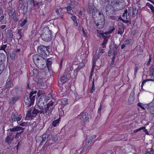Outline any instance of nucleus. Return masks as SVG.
I'll use <instances>...</instances> for the list:
<instances>
[{"label": "nucleus", "mask_w": 154, "mask_h": 154, "mask_svg": "<svg viewBox=\"0 0 154 154\" xmlns=\"http://www.w3.org/2000/svg\"><path fill=\"white\" fill-rule=\"evenodd\" d=\"M94 78H93V81L92 82V86H91V89H90V92L91 93V94H92L94 91L95 90V86H94Z\"/></svg>", "instance_id": "obj_30"}, {"label": "nucleus", "mask_w": 154, "mask_h": 154, "mask_svg": "<svg viewBox=\"0 0 154 154\" xmlns=\"http://www.w3.org/2000/svg\"><path fill=\"white\" fill-rule=\"evenodd\" d=\"M26 22L27 20H23V21L21 22V23H19V24L21 26L23 27L24 26V25H25Z\"/></svg>", "instance_id": "obj_37"}, {"label": "nucleus", "mask_w": 154, "mask_h": 154, "mask_svg": "<svg viewBox=\"0 0 154 154\" xmlns=\"http://www.w3.org/2000/svg\"><path fill=\"white\" fill-rule=\"evenodd\" d=\"M150 9L151 10V12L154 14V6L152 5L150 6L149 7Z\"/></svg>", "instance_id": "obj_51"}, {"label": "nucleus", "mask_w": 154, "mask_h": 154, "mask_svg": "<svg viewBox=\"0 0 154 154\" xmlns=\"http://www.w3.org/2000/svg\"><path fill=\"white\" fill-rule=\"evenodd\" d=\"M113 7L110 6H106V14H110L113 12Z\"/></svg>", "instance_id": "obj_19"}, {"label": "nucleus", "mask_w": 154, "mask_h": 154, "mask_svg": "<svg viewBox=\"0 0 154 154\" xmlns=\"http://www.w3.org/2000/svg\"><path fill=\"white\" fill-rule=\"evenodd\" d=\"M131 39H127L125 41L126 44L127 45L130 44V43H131Z\"/></svg>", "instance_id": "obj_47"}, {"label": "nucleus", "mask_w": 154, "mask_h": 154, "mask_svg": "<svg viewBox=\"0 0 154 154\" xmlns=\"http://www.w3.org/2000/svg\"><path fill=\"white\" fill-rule=\"evenodd\" d=\"M68 99L66 98H63L60 100V101L63 105L65 106L68 104Z\"/></svg>", "instance_id": "obj_26"}, {"label": "nucleus", "mask_w": 154, "mask_h": 154, "mask_svg": "<svg viewBox=\"0 0 154 154\" xmlns=\"http://www.w3.org/2000/svg\"><path fill=\"white\" fill-rule=\"evenodd\" d=\"M25 128L21 127L20 126H17L14 127L13 128H10L9 130L11 132H16L21 131L20 132H17L14 138L15 139H17L19 137L18 136H20L24 131Z\"/></svg>", "instance_id": "obj_7"}, {"label": "nucleus", "mask_w": 154, "mask_h": 154, "mask_svg": "<svg viewBox=\"0 0 154 154\" xmlns=\"http://www.w3.org/2000/svg\"><path fill=\"white\" fill-rule=\"evenodd\" d=\"M55 11H56V12L57 14V15L58 16H60V14L59 10L57 9Z\"/></svg>", "instance_id": "obj_62"}, {"label": "nucleus", "mask_w": 154, "mask_h": 154, "mask_svg": "<svg viewBox=\"0 0 154 154\" xmlns=\"http://www.w3.org/2000/svg\"><path fill=\"white\" fill-rule=\"evenodd\" d=\"M112 44H110L109 46V50L108 52V56H110L111 55V54L112 53V51L113 50V48L112 47Z\"/></svg>", "instance_id": "obj_33"}, {"label": "nucleus", "mask_w": 154, "mask_h": 154, "mask_svg": "<svg viewBox=\"0 0 154 154\" xmlns=\"http://www.w3.org/2000/svg\"><path fill=\"white\" fill-rule=\"evenodd\" d=\"M4 18L5 17L4 16H1L0 17V22H2Z\"/></svg>", "instance_id": "obj_59"}, {"label": "nucleus", "mask_w": 154, "mask_h": 154, "mask_svg": "<svg viewBox=\"0 0 154 154\" xmlns=\"http://www.w3.org/2000/svg\"><path fill=\"white\" fill-rule=\"evenodd\" d=\"M145 128V127H140V128L139 129H137V130H134V133H137L138 131H141V130H143V129H144Z\"/></svg>", "instance_id": "obj_40"}, {"label": "nucleus", "mask_w": 154, "mask_h": 154, "mask_svg": "<svg viewBox=\"0 0 154 154\" xmlns=\"http://www.w3.org/2000/svg\"><path fill=\"white\" fill-rule=\"evenodd\" d=\"M42 141L40 143V145H43V143L45 142L46 140H48V138L47 134V132H46L45 134H43L42 136Z\"/></svg>", "instance_id": "obj_20"}, {"label": "nucleus", "mask_w": 154, "mask_h": 154, "mask_svg": "<svg viewBox=\"0 0 154 154\" xmlns=\"http://www.w3.org/2000/svg\"><path fill=\"white\" fill-rule=\"evenodd\" d=\"M109 37V36H107L106 37H104L103 42L102 43L101 45L103 46V48H106V45L108 41V39Z\"/></svg>", "instance_id": "obj_22"}, {"label": "nucleus", "mask_w": 154, "mask_h": 154, "mask_svg": "<svg viewBox=\"0 0 154 154\" xmlns=\"http://www.w3.org/2000/svg\"><path fill=\"white\" fill-rule=\"evenodd\" d=\"M82 31L83 33V35L85 36H86L87 35V33L85 32V30L83 28L82 29Z\"/></svg>", "instance_id": "obj_57"}, {"label": "nucleus", "mask_w": 154, "mask_h": 154, "mask_svg": "<svg viewBox=\"0 0 154 154\" xmlns=\"http://www.w3.org/2000/svg\"><path fill=\"white\" fill-rule=\"evenodd\" d=\"M20 10L23 11V13L25 14L27 11L28 10V5L26 4H23L21 5V6L19 7Z\"/></svg>", "instance_id": "obj_17"}, {"label": "nucleus", "mask_w": 154, "mask_h": 154, "mask_svg": "<svg viewBox=\"0 0 154 154\" xmlns=\"http://www.w3.org/2000/svg\"><path fill=\"white\" fill-rule=\"evenodd\" d=\"M11 79H10L7 82L6 84L5 85V88L7 89L13 87V84H11Z\"/></svg>", "instance_id": "obj_23"}, {"label": "nucleus", "mask_w": 154, "mask_h": 154, "mask_svg": "<svg viewBox=\"0 0 154 154\" xmlns=\"http://www.w3.org/2000/svg\"><path fill=\"white\" fill-rule=\"evenodd\" d=\"M14 138L8 135L5 138V142L9 145L10 144L14 139Z\"/></svg>", "instance_id": "obj_18"}, {"label": "nucleus", "mask_w": 154, "mask_h": 154, "mask_svg": "<svg viewBox=\"0 0 154 154\" xmlns=\"http://www.w3.org/2000/svg\"><path fill=\"white\" fill-rule=\"evenodd\" d=\"M119 31L118 33L122 35L123 34L124 31V28L123 26H119L118 28Z\"/></svg>", "instance_id": "obj_31"}, {"label": "nucleus", "mask_w": 154, "mask_h": 154, "mask_svg": "<svg viewBox=\"0 0 154 154\" xmlns=\"http://www.w3.org/2000/svg\"><path fill=\"white\" fill-rule=\"evenodd\" d=\"M149 81V80H148V79H147V80H143V82H142V84H141V88H143V85L145 83H146V82H147V81Z\"/></svg>", "instance_id": "obj_53"}, {"label": "nucleus", "mask_w": 154, "mask_h": 154, "mask_svg": "<svg viewBox=\"0 0 154 154\" xmlns=\"http://www.w3.org/2000/svg\"><path fill=\"white\" fill-rule=\"evenodd\" d=\"M71 19L74 21H76V17L74 16H73L71 17Z\"/></svg>", "instance_id": "obj_55"}, {"label": "nucleus", "mask_w": 154, "mask_h": 154, "mask_svg": "<svg viewBox=\"0 0 154 154\" xmlns=\"http://www.w3.org/2000/svg\"><path fill=\"white\" fill-rule=\"evenodd\" d=\"M121 20H122V21L125 23H129V21L128 20H125L122 19H121Z\"/></svg>", "instance_id": "obj_58"}, {"label": "nucleus", "mask_w": 154, "mask_h": 154, "mask_svg": "<svg viewBox=\"0 0 154 154\" xmlns=\"http://www.w3.org/2000/svg\"><path fill=\"white\" fill-rule=\"evenodd\" d=\"M91 140H90L89 139L88 140V141L86 143L85 147V149L86 150L88 148L89 145L90 144V141Z\"/></svg>", "instance_id": "obj_42"}, {"label": "nucleus", "mask_w": 154, "mask_h": 154, "mask_svg": "<svg viewBox=\"0 0 154 154\" xmlns=\"http://www.w3.org/2000/svg\"><path fill=\"white\" fill-rule=\"evenodd\" d=\"M37 85L39 86H42L44 85L43 81L41 79H38L37 82Z\"/></svg>", "instance_id": "obj_27"}, {"label": "nucleus", "mask_w": 154, "mask_h": 154, "mask_svg": "<svg viewBox=\"0 0 154 154\" xmlns=\"http://www.w3.org/2000/svg\"><path fill=\"white\" fill-rule=\"evenodd\" d=\"M131 15V13H128L127 14H126V17L127 19H128L130 18Z\"/></svg>", "instance_id": "obj_48"}, {"label": "nucleus", "mask_w": 154, "mask_h": 154, "mask_svg": "<svg viewBox=\"0 0 154 154\" xmlns=\"http://www.w3.org/2000/svg\"><path fill=\"white\" fill-rule=\"evenodd\" d=\"M99 11L98 10L95 11V9L93 7L91 6H89L87 9L88 12L90 14L92 13V15H94L95 14L98 13Z\"/></svg>", "instance_id": "obj_15"}, {"label": "nucleus", "mask_w": 154, "mask_h": 154, "mask_svg": "<svg viewBox=\"0 0 154 154\" xmlns=\"http://www.w3.org/2000/svg\"><path fill=\"white\" fill-rule=\"evenodd\" d=\"M43 32L41 35L42 39L44 41L48 42L51 39V30L48 28H46L43 30Z\"/></svg>", "instance_id": "obj_6"}, {"label": "nucleus", "mask_w": 154, "mask_h": 154, "mask_svg": "<svg viewBox=\"0 0 154 154\" xmlns=\"http://www.w3.org/2000/svg\"><path fill=\"white\" fill-rule=\"evenodd\" d=\"M27 125V122H23L19 124V125L21 126H26Z\"/></svg>", "instance_id": "obj_52"}, {"label": "nucleus", "mask_w": 154, "mask_h": 154, "mask_svg": "<svg viewBox=\"0 0 154 154\" xmlns=\"http://www.w3.org/2000/svg\"><path fill=\"white\" fill-rule=\"evenodd\" d=\"M127 9H126V10L122 14V17H124L125 16V15L126 16V14H127Z\"/></svg>", "instance_id": "obj_60"}, {"label": "nucleus", "mask_w": 154, "mask_h": 154, "mask_svg": "<svg viewBox=\"0 0 154 154\" xmlns=\"http://www.w3.org/2000/svg\"><path fill=\"white\" fill-rule=\"evenodd\" d=\"M137 105L143 109H145V108H146V105L141 103H138Z\"/></svg>", "instance_id": "obj_35"}, {"label": "nucleus", "mask_w": 154, "mask_h": 154, "mask_svg": "<svg viewBox=\"0 0 154 154\" xmlns=\"http://www.w3.org/2000/svg\"><path fill=\"white\" fill-rule=\"evenodd\" d=\"M59 119L54 120L52 122V125L54 127H56L59 124Z\"/></svg>", "instance_id": "obj_32"}, {"label": "nucleus", "mask_w": 154, "mask_h": 154, "mask_svg": "<svg viewBox=\"0 0 154 154\" xmlns=\"http://www.w3.org/2000/svg\"><path fill=\"white\" fill-rule=\"evenodd\" d=\"M18 98L16 97H13L10 100L9 103L11 104H14L17 100Z\"/></svg>", "instance_id": "obj_28"}, {"label": "nucleus", "mask_w": 154, "mask_h": 154, "mask_svg": "<svg viewBox=\"0 0 154 154\" xmlns=\"http://www.w3.org/2000/svg\"><path fill=\"white\" fill-rule=\"evenodd\" d=\"M115 29V28L114 26H112L111 27V29L108 32H105L104 33H99L98 36L100 38L103 37L104 38V37H106L107 36H105L104 35H107L108 34H110L112 33Z\"/></svg>", "instance_id": "obj_13"}, {"label": "nucleus", "mask_w": 154, "mask_h": 154, "mask_svg": "<svg viewBox=\"0 0 154 154\" xmlns=\"http://www.w3.org/2000/svg\"><path fill=\"white\" fill-rule=\"evenodd\" d=\"M112 44V47L114 48L115 50H117V48H118V46L114 42H112L111 44Z\"/></svg>", "instance_id": "obj_38"}, {"label": "nucleus", "mask_w": 154, "mask_h": 154, "mask_svg": "<svg viewBox=\"0 0 154 154\" xmlns=\"http://www.w3.org/2000/svg\"><path fill=\"white\" fill-rule=\"evenodd\" d=\"M95 66H92L90 74V78H91L92 76L93 75V72H94V68L95 67Z\"/></svg>", "instance_id": "obj_43"}, {"label": "nucleus", "mask_w": 154, "mask_h": 154, "mask_svg": "<svg viewBox=\"0 0 154 154\" xmlns=\"http://www.w3.org/2000/svg\"><path fill=\"white\" fill-rule=\"evenodd\" d=\"M51 140H52L53 141H54V142H55L56 141V140H57V137L56 135H55L54 134Z\"/></svg>", "instance_id": "obj_44"}, {"label": "nucleus", "mask_w": 154, "mask_h": 154, "mask_svg": "<svg viewBox=\"0 0 154 154\" xmlns=\"http://www.w3.org/2000/svg\"><path fill=\"white\" fill-rule=\"evenodd\" d=\"M98 14V19L95 21L94 23L98 28L102 29L103 28L105 23V17L101 11H99Z\"/></svg>", "instance_id": "obj_4"}, {"label": "nucleus", "mask_w": 154, "mask_h": 154, "mask_svg": "<svg viewBox=\"0 0 154 154\" xmlns=\"http://www.w3.org/2000/svg\"><path fill=\"white\" fill-rule=\"evenodd\" d=\"M99 54H100L98 53L97 54L94 55L92 66H95L96 61L99 58L100 56Z\"/></svg>", "instance_id": "obj_21"}, {"label": "nucleus", "mask_w": 154, "mask_h": 154, "mask_svg": "<svg viewBox=\"0 0 154 154\" xmlns=\"http://www.w3.org/2000/svg\"><path fill=\"white\" fill-rule=\"evenodd\" d=\"M9 133V134L8 135L9 136L12 137L14 138L15 137L14 133V132H11Z\"/></svg>", "instance_id": "obj_50"}, {"label": "nucleus", "mask_w": 154, "mask_h": 154, "mask_svg": "<svg viewBox=\"0 0 154 154\" xmlns=\"http://www.w3.org/2000/svg\"><path fill=\"white\" fill-rule=\"evenodd\" d=\"M149 75L151 79H148V80L150 81H154V66H152L149 69Z\"/></svg>", "instance_id": "obj_12"}, {"label": "nucleus", "mask_w": 154, "mask_h": 154, "mask_svg": "<svg viewBox=\"0 0 154 154\" xmlns=\"http://www.w3.org/2000/svg\"><path fill=\"white\" fill-rule=\"evenodd\" d=\"M65 8H66L67 11H70L72 10V7L70 6H68L66 7Z\"/></svg>", "instance_id": "obj_56"}, {"label": "nucleus", "mask_w": 154, "mask_h": 154, "mask_svg": "<svg viewBox=\"0 0 154 154\" xmlns=\"http://www.w3.org/2000/svg\"><path fill=\"white\" fill-rule=\"evenodd\" d=\"M143 130H144V131L145 133L146 134H149L148 131L147 130V129H146L145 128V129H143Z\"/></svg>", "instance_id": "obj_63"}, {"label": "nucleus", "mask_w": 154, "mask_h": 154, "mask_svg": "<svg viewBox=\"0 0 154 154\" xmlns=\"http://www.w3.org/2000/svg\"><path fill=\"white\" fill-rule=\"evenodd\" d=\"M54 102L52 101H50L47 104H45V102L43 103L39 102L37 106L38 109L41 110L40 111L41 113L50 116L52 115V112L54 108Z\"/></svg>", "instance_id": "obj_1"}, {"label": "nucleus", "mask_w": 154, "mask_h": 154, "mask_svg": "<svg viewBox=\"0 0 154 154\" xmlns=\"http://www.w3.org/2000/svg\"><path fill=\"white\" fill-rule=\"evenodd\" d=\"M35 64L40 69H43L46 67V60L39 54H34L32 57Z\"/></svg>", "instance_id": "obj_2"}, {"label": "nucleus", "mask_w": 154, "mask_h": 154, "mask_svg": "<svg viewBox=\"0 0 154 154\" xmlns=\"http://www.w3.org/2000/svg\"><path fill=\"white\" fill-rule=\"evenodd\" d=\"M78 117L82 120L85 124H88L89 122L88 114L87 112H82L78 116Z\"/></svg>", "instance_id": "obj_9"}, {"label": "nucleus", "mask_w": 154, "mask_h": 154, "mask_svg": "<svg viewBox=\"0 0 154 154\" xmlns=\"http://www.w3.org/2000/svg\"><path fill=\"white\" fill-rule=\"evenodd\" d=\"M138 66H137L135 68V71H134V74L135 75L137 73V72L138 71Z\"/></svg>", "instance_id": "obj_61"}, {"label": "nucleus", "mask_w": 154, "mask_h": 154, "mask_svg": "<svg viewBox=\"0 0 154 154\" xmlns=\"http://www.w3.org/2000/svg\"><path fill=\"white\" fill-rule=\"evenodd\" d=\"M50 48V46H45L43 45H41L37 48L38 53L44 56H48L49 55Z\"/></svg>", "instance_id": "obj_5"}, {"label": "nucleus", "mask_w": 154, "mask_h": 154, "mask_svg": "<svg viewBox=\"0 0 154 154\" xmlns=\"http://www.w3.org/2000/svg\"><path fill=\"white\" fill-rule=\"evenodd\" d=\"M40 2H38L37 1H34L33 4V6H37L38 7L39 6Z\"/></svg>", "instance_id": "obj_45"}, {"label": "nucleus", "mask_w": 154, "mask_h": 154, "mask_svg": "<svg viewBox=\"0 0 154 154\" xmlns=\"http://www.w3.org/2000/svg\"><path fill=\"white\" fill-rule=\"evenodd\" d=\"M81 68V66L80 65L76 69H75V70H76L77 71H78Z\"/></svg>", "instance_id": "obj_64"}, {"label": "nucleus", "mask_w": 154, "mask_h": 154, "mask_svg": "<svg viewBox=\"0 0 154 154\" xmlns=\"http://www.w3.org/2000/svg\"><path fill=\"white\" fill-rule=\"evenodd\" d=\"M7 47V45H3L1 47V50H3L5 51V49Z\"/></svg>", "instance_id": "obj_46"}, {"label": "nucleus", "mask_w": 154, "mask_h": 154, "mask_svg": "<svg viewBox=\"0 0 154 154\" xmlns=\"http://www.w3.org/2000/svg\"><path fill=\"white\" fill-rule=\"evenodd\" d=\"M117 5V7L119 6V8H117V9L118 10H120L122 9L124 7L125 5V3L124 1L122 0L119 2L116 6Z\"/></svg>", "instance_id": "obj_16"}, {"label": "nucleus", "mask_w": 154, "mask_h": 154, "mask_svg": "<svg viewBox=\"0 0 154 154\" xmlns=\"http://www.w3.org/2000/svg\"><path fill=\"white\" fill-rule=\"evenodd\" d=\"M67 75L64 73L63 75L61 77V82L62 83H64L66 82L67 79Z\"/></svg>", "instance_id": "obj_25"}, {"label": "nucleus", "mask_w": 154, "mask_h": 154, "mask_svg": "<svg viewBox=\"0 0 154 154\" xmlns=\"http://www.w3.org/2000/svg\"><path fill=\"white\" fill-rule=\"evenodd\" d=\"M134 93L133 94H131L128 99V103L129 104H131L133 103L134 100Z\"/></svg>", "instance_id": "obj_24"}, {"label": "nucleus", "mask_w": 154, "mask_h": 154, "mask_svg": "<svg viewBox=\"0 0 154 154\" xmlns=\"http://www.w3.org/2000/svg\"><path fill=\"white\" fill-rule=\"evenodd\" d=\"M36 93L37 91H32L30 92L29 96L25 97L24 102L26 105H29L27 107H29L34 104Z\"/></svg>", "instance_id": "obj_3"}, {"label": "nucleus", "mask_w": 154, "mask_h": 154, "mask_svg": "<svg viewBox=\"0 0 154 154\" xmlns=\"http://www.w3.org/2000/svg\"><path fill=\"white\" fill-rule=\"evenodd\" d=\"M41 109H37L34 107H32L31 109L27 110V113L26 116L28 117H31L32 116H35L38 113H41L40 111Z\"/></svg>", "instance_id": "obj_8"}, {"label": "nucleus", "mask_w": 154, "mask_h": 154, "mask_svg": "<svg viewBox=\"0 0 154 154\" xmlns=\"http://www.w3.org/2000/svg\"><path fill=\"white\" fill-rule=\"evenodd\" d=\"M13 34L12 31L11 29L7 30L6 33V38L7 40L9 42H11Z\"/></svg>", "instance_id": "obj_11"}, {"label": "nucleus", "mask_w": 154, "mask_h": 154, "mask_svg": "<svg viewBox=\"0 0 154 154\" xmlns=\"http://www.w3.org/2000/svg\"><path fill=\"white\" fill-rule=\"evenodd\" d=\"M51 59L49 58L47 60V61L46 60L45 63L47 66L48 68L49 69L50 66H51L52 64V62L51 60Z\"/></svg>", "instance_id": "obj_29"}, {"label": "nucleus", "mask_w": 154, "mask_h": 154, "mask_svg": "<svg viewBox=\"0 0 154 154\" xmlns=\"http://www.w3.org/2000/svg\"><path fill=\"white\" fill-rule=\"evenodd\" d=\"M96 137V135H93L89 137V139L90 140H93Z\"/></svg>", "instance_id": "obj_49"}, {"label": "nucleus", "mask_w": 154, "mask_h": 154, "mask_svg": "<svg viewBox=\"0 0 154 154\" xmlns=\"http://www.w3.org/2000/svg\"><path fill=\"white\" fill-rule=\"evenodd\" d=\"M138 10L136 8H133V15L134 17H135L137 13Z\"/></svg>", "instance_id": "obj_36"}, {"label": "nucleus", "mask_w": 154, "mask_h": 154, "mask_svg": "<svg viewBox=\"0 0 154 154\" xmlns=\"http://www.w3.org/2000/svg\"><path fill=\"white\" fill-rule=\"evenodd\" d=\"M47 134L48 137L49 139L48 140L50 141V140L52 139V138L53 137L54 134H53V133H51L50 132H47Z\"/></svg>", "instance_id": "obj_34"}, {"label": "nucleus", "mask_w": 154, "mask_h": 154, "mask_svg": "<svg viewBox=\"0 0 154 154\" xmlns=\"http://www.w3.org/2000/svg\"><path fill=\"white\" fill-rule=\"evenodd\" d=\"M113 55L116 56L118 52L117 51V50H115L113 48Z\"/></svg>", "instance_id": "obj_54"}, {"label": "nucleus", "mask_w": 154, "mask_h": 154, "mask_svg": "<svg viewBox=\"0 0 154 154\" xmlns=\"http://www.w3.org/2000/svg\"><path fill=\"white\" fill-rule=\"evenodd\" d=\"M152 56L151 54H149V60L147 62V66H148L150 63L151 62L152 59Z\"/></svg>", "instance_id": "obj_39"}, {"label": "nucleus", "mask_w": 154, "mask_h": 154, "mask_svg": "<svg viewBox=\"0 0 154 154\" xmlns=\"http://www.w3.org/2000/svg\"><path fill=\"white\" fill-rule=\"evenodd\" d=\"M148 111L151 114H154V104L151 103L149 104L147 107Z\"/></svg>", "instance_id": "obj_14"}, {"label": "nucleus", "mask_w": 154, "mask_h": 154, "mask_svg": "<svg viewBox=\"0 0 154 154\" xmlns=\"http://www.w3.org/2000/svg\"><path fill=\"white\" fill-rule=\"evenodd\" d=\"M22 116L20 115L17 116V115L16 114H13L11 116V119L10 122L13 123L14 122L17 121L18 124L19 123V122L21 119Z\"/></svg>", "instance_id": "obj_10"}, {"label": "nucleus", "mask_w": 154, "mask_h": 154, "mask_svg": "<svg viewBox=\"0 0 154 154\" xmlns=\"http://www.w3.org/2000/svg\"><path fill=\"white\" fill-rule=\"evenodd\" d=\"M98 53L100 54V53H103L105 52V49H101V48H99L98 49Z\"/></svg>", "instance_id": "obj_41"}]
</instances>
